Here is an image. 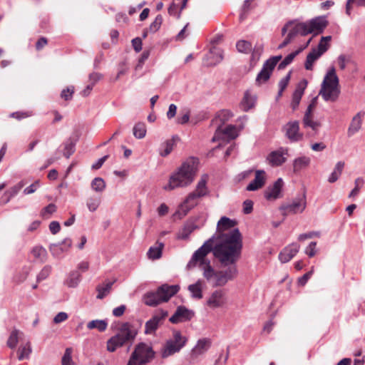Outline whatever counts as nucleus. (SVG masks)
Masks as SVG:
<instances>
[{
  "label": "nucleus",
  "instance_id": "c9c22d12",
  "mask_svg": "<svg viewBox=\"0 0 365 365\" xmlns=\"http://www.w3.org/2000/svg\"><path fill=\"white\" fill-rule=\"evenodd\" d=\"M344 168V163L342 161H339L336 164L333 172L330 174V175L328 178V181L330 183H333V182H336L339 179L340 175H341Z\"/></svg>",
  "mask_w": 365,
  "mask_h": 365
},
{
  "label": "nucleus",
  "instance_id": "dca6fc26",
  "mask_svg": "<svg viewBox=\"0 0 365 365\" xmlns=\"http://www.w3.org/2000/svg\"><path fill=\"white\" fill-rule=\"evenodd\" d=\"M194 316V312L184 306H180L177 308L174 314L169 319L173 324H178L182 322L190 320Z\"/></svg>",
  "mask_w": 365,
  "mask_h": 365
},
{
  "label": "nucleus",
  "instance_id": "20e7f679",
  "mask_svg": "<svg viewBox=\"0 0 365 365\" xmlns=\"http://www.w3.org/2000/svg\"><path fill=\"white\" fill-rule=\"evenodd\" d=\"M138 330L130 322L122 323L116 334L107 341V350L114 352L118 348L132 343L138 334Z\"/></svg>",
  "mask_w": 365,
  "mask_h": 365
},
{
  "label": "nucleus",
  "instance_id": "3c124183",
  "mask_svg": "<svg viewBox=\"0 0 365 365\" xmlns=\"http://www.w3.org/2000/svg\"><path fill=\"white\" fill-rule=\"evenodd\" d=\"M56 211V206L51 203L42 209L40 215L44 219H48Z\"/></svg>",
  "mask_w": 365,
  "mask_h": 365
},
{
  "label": "nucleus",
  "instance_id": "c03bdc74",
  "mask_svg": "<svg viewBox=\"0 0 365 365\" xmlns=\"http://www.w3.org/2000/svg\"><path fill=\"white\" fill-rule=\"evenodd\" d=\"M233 116L231 111L228 110H222L216 115L215 118L212 120L213 122H220L221 126L227 121L230 118Z\"/></svg>",
  "mask_w": 365,
  "mask_h": 365
},
{
  "label": "nucleus",
  "instance_id": "9b49d317",
  "mask_svg": "<svg viewBox=\"0 0 365 365\" xmlns=\"http://www.w3.org/2000/svg\"><path fill=\"white\" fill-rule=\"evenodd\" d=\"M301 24L304 27V30L305 35L309 34H314V35H317L323 32L324 29L328 25V21L325 17L319 16L309 21L302 22Z\"/></svg>",
  "mask_w": 365,
  "mask_h": 365
},
{
  "label": "nucleus",
  "instance_id": "473e14b6",
  "mask_svg": "<svg viewBox=\"0 0 365 365\" xmlns=\"http://www.w3.org/2000/svg\"><path fill=\"white\" fill-rule=\"evenodd\" d=\"M81 281V275L78 271L70 272L65 284L71 288L76 287Z\"/></svg>",
  "mask_w": 365,
  "mask_h": 365
},
{
  "label": "nucleus",
  "instance_id": "bb28decb",
  "mask_svg": "<svg viewBox=\"0 0 365 365\" xmlns=\"http://www.w3.org/2000/svg\"><path fill=\"white\" fill-rule=\"evenodd\" d=\"M26 183V181L23 180L9 189L4 195V197H6L4 200V203L9 202L13 197L17 195L22 187L25 186Z\"/></svg>",
  "mask_w": 365,
  "mask_h": 365
},
{
  "label": "nucleus",
  "instance_id": "f8f14e48",
  "mask_svg": "<svg viewBox=\"0 0 365 365\" xmlns=\"http://www.w3.org/2000/svg\"><path fill=\"white\" fill-rule=\"evenodd\" d=\"M306 206V195L304 193L302 197L295 198L292 202L282 205L280 210L284 215H288L302 212Z\"/></svg>",
  "mask_w": 365,
  "mask_h": 365
},
{
  "label": "nucleus",
  "instance_id": "4468645a",
  "mask_svg": "<svg viewBox=\"0 0 365 365\" xmlns=\"http://www.w3.org/2000/svg\"><path fill=\"white\" fill-rule=\"evenodd\" d=\"M199 198L194 192H190L180 205L175 215H179L180 217L185 216L191 209L197 205Z\"/></svg>",
  "mask_w": 365,
  "mask_h": 365
},
{
  "label": "nucleus",
  "instance_id": "0eeeda50",
  "mask_svg": "<svg viewBox=\"0 0 365 365\" xmlns=\"http://www.w3.org/2000/svg\"><path fill=\"white\" fill-rule=\"evenodd\" d=\"M187 341L186 336H182L178 330L173 331V337L168 339L161 349V356L165 359L179 352Z\"/></svg>",
  "mask_w": 365,
  "mask_h": 365
},
{
  "label": "nucleus",
  "instance_id": "f03ea898",
  "mask_svg": "<svg viewBox=\"0 0 365 365\" xmlns=\"http://www.w3.org/2000/svg\"><path fill=\"white\" fill-rule=\"evenodd\" d=\"M221 266L226 267L225 269L215 270L210 264V261L206 259L205 257L202 260L195 261L192 264L190 262L187 264L188 268H192L199 263L200 269L202 270V275L206 279L207 282L213 287H223L229 281L233 280L238 274L237 267V259L234 263H222L220 259H217Z\"/></svg>",
  "mask_w": 365,
  "mask_h": 365
},
{
  "label": "nucleus",
  "instance_id": "cd10ccee",
  "mask_svg": "<svg viewBox=\"0 0 365 365\" xmlns=\"http://www.w3.org/2000/svg\"><path fill=\"white\" fill-rule=\"evenodd\" d=\"M164 247V243L157 242L155 246L150 247L147 252L149 259H158L162 256V251Z\"/></svg>",
  "mask_w": 365,
  "mask_h": 365
},
{
  "label": "nucleus",
  "instance_id": "423d86ee",
  "mask_svg": "<svg viewBox=\"0 0 365 365\" xmlns=\"http://www.w3.org/2000/svg\"><path fill=\"white\" fill-rule=\"evenodd\" d=\"M154 356L153 348L145 343L140 342L135 346L127 365H144L149 363Z\"/></svg>",
  "mask_w": 365,
  "mask_h": 365
},
{
  "label": "nucleus",
  "instance_id": "0e129e2a",
  "mask_svg": "<svg viewBox=\"0 0 365 365\" xmlns=\"http://www.w3.org/2000/svg\"><path fill=\"white\" fill-rule=\"evenodd\" d=\"M101 73L98 72H93L88 76V81L90 84H93V86L102 78Z\"/></svg>",
  "mask_w": 365,
  "mask_h": 365
},
{
  "label": "nucleus",
  "instance_id": "de8ad7c7",
  "mask_svg": "<svg viewBox=\"0 0 365 365\" xmlns=\"http://www.w3.org/2000/svg\"><path fill=\"white\" fill-rule=\"evenodd\" d=\"M236 48L240 53H248L252 49V43L247 41L240 40L236 43Z\"/></svg>",
  "mask_w": 365,
  "mask_h": 365
},
{
  "label": "nucleus",
  "instance_id": "13d9d810",
  "mask_svg": "<svg viewBox=\"0 0 365 365\" xmlns=\"http://www.w3.org/2000/svg\"><path fill=\"white\" fill-rule=\"evenodd\" d=\"M18 334L19 331L17 329H14L10 334L8 341L7 345L11 349H14L18 343Z\"/></svg>",
  "mask_w": 365,
  "mask_h": 365
},
{
  "label": "nucleus",
  "instance_id": "774afa93",
  "mask_svg": "<svg viewBox=\"0 0 365 365\" xmlns=\"http://www.w3.org/2000/svg\"><path fill=\"white\" fill-rule=\"evenodd\" d=\"M250 0H245L244 2V4L242 6V12L240 15V20L241 21H243L246 18L247 12L250 10Z\"/></svg>",
  "mask_w": 365,
  "mask_h": 365
},
{
  "label": "nucleus",
  "instance_id": "680f3d73",
  "mask_svg": "<svg viewBox=\"0 0 365 365\" xmlns=\"http://www.w3.org/2000/svg\"><path fill=\"white\" fill-rule=\"evenodd\" d=\"M40 187V181L38 180L34 181L31 185L26 187L23 192L24 195H30L36 191V190Z\"/></svg>",
  "mask_w": 365,
  "mask_h": 365
},
{
  "label": "nucleus",
  "instance_id": "4be33fe9",
  "mask_svg": "<svg viewBox=\"0 0 365 365\" xmlns=\"http://www.w3.org/2000/svg\"><path fill=\"white\" fill-rule=\"evenodd\" d=\"M221 135H225L227 138L233 140L238 136L239 131L237 130V127L233 125H229L224 129L222 128L221 125H219L215 131L213 140H215L216 137H218Z\"/></svg>",
  "mask_w": 365,
  "mask_h": 365
},
{
  "label": "nucleus",
  "instance_id": "338daca9",
  "mask_svg": "<svg viewBox=\"0 0 365 365\" xmlns=\"http://www.w3.org/2000/svg\"><path fill=\"white\" fill-rule=\"evenodd\" d=\"M317 242H311L309 245L305 249V253L309 257H312L316 255L317 250Z\"/></svg>",
  "mask_w": 365,
  "mask_h": 365
},
{
  "label": "nucleus",
  "instance_id": "7ed1b4c3",
  "mask_svg": "<svg viewBox=\"0 0 365 365\" xmlns=\"http://www.w3.org/2000/svg\"><path fill=\"white\" fill-rule=\"evenodd\" d=\"M197 165V159L194 158L187 159L170 175L169 182L164 187V189L165 190H173L175 188L186 187L191 184L196 175Z\"/></svg>",
  "mask_w": 365,
  "mask_h": 365
},
{
  "label": "nucleus",
  "instance_id": "6e6552de",
  "mask_svg": "<svg viewBox=\"0 0 365 365\" xmlns=\"http://www.w3.org/2000/svg\"><path fill=\"white\" fill-rule=\"evenodd\" d=\"M168 316V311L159 310L156 312L151 319L146 322L145 324V334H154L158 329L163 324Z\"/></svg>",
  "mask_w": 365,
  "mask_h": 365
},
{
  "label": "nucleus",
  "instance_id": "6e6d98bb",
  "mask_svg": "<svg viewBox=\"0 0 365 365\" xmlns=\"http://www.w3.org/2000/svg\"><path fill=\"white\" fill-rule=\"evenodd\" d=\"M364 183V181L363 178H356L354 182L355 187L349 193V197H354L356 195H358V194L359 193L360 189L362 187Z\"/></svg>",
  "mask_w": 365,
  "mask_h": 365
},
{
  "label": "nucleus",
  "instance_id": "864d4df0",
  "mask_svg": "<svg viewBox=\"0 0 365 365\" xmlns=\"http://www.w3.org/2000/svg\"><path fill=\"white\" fill-rule=\"evenodd\" d=\"M52 270V267L50 265H46L43 267V268L41 270V272L38 273V274L36 277V281L37 282H40L48 277Z\"/></svg>",
  "mask_w": 365,
  "mask_h": 365
},
{
  "label": "nucleus",
  "instance_id": "09e8293b",
  "mask_svg": "<svg viewBox=\"0 0 365 365\" xmlns=\"http://www.w3.org/2000/svg\"><path fill=\"white\" fill-rule=\"evenodd\" d=\"M101 204V198L98 197H91L87 199L86 206L90 212H95Z\"/></svg>",
  "mask_w": 365,
  "mask_h": 365
},
{
  "label": "nucleus",
  "instance_id": "603ef678",
  "mask_svg": "<svg viewBox=\"0 0 365 365\" xmlns=\"http://www.w3.org/2000/svg\"><path fill=\"white\" fill-rule=\"evenodd\" d=\"M174 143L173 140H168L164 143L162 144V148H163V150H162L160 152V154L163 157H165L168 155L173 149Z\"/></svg>",
  "mask_w": 365,
  "mask_h": 365
},
{
  "label": "nucleus",
  "instance_id": "2eb2a0df",
  "mask_svg": "<svg viewBox=\"0 0 365 365\" xmlns=\"http://www.w3.org/2000/svg\"><path fill=\"white\" fill-rule=\"evenodd\" d=\"M287 155V149L281 148L277 150L271 152L267 157V160L272 167H278L285 163Z\"/></svg>",
  "mask_w": 365,
  "mask_h": 365
},
{
  "label": "nucleus",
  "instance_id": "ddd939ff",
  "mask_svg": "<svg viewBox=\"0 0 365 365\" xmlns=\"http://www.w3.org/2000/svg\"><path fill=\"white\" fill-rule=\"evenodd\" d=\"M227 294L225 290L217 289L214 291L208 299L207 305L211 309L222 307L227 303Z\"/></svg>",
  "mask_w": 365,
  "mask_h": 365
},
{
  "label": "nucleus",
  "instance_id": "79ce46f5",
  "mask_svg": "<svg viewBox=\"0 0 365 365\" xmlns=\"http://www.w3.org/2000/svg\"><path fill=\"white\" fill-rule=\"evenodd\" d=\"M114 282H108V283L102 285H98L96 287L98 292L97 298L103 299L110 291Z\"/></svg>",
  "mask_w": 365,
  "mask_h": 365
},
{
  "label": "nucleus",
  "instance_id": "aec40b11",
  "mask_svg": "<svg viewBox=\"0 0 365 365\" xmlns=\"http://www.w3.org/2000/svg\"><path fill=\"white\" fill-rule=\"evenodd\" d=\"M266 181V173L263 170H257L255 171V179L252 180L247 186L246 190L248 191H255L262 187Z\"/></svg>",
  "mask_w": 365,
  "mask_h": 365
},
{
  "label": "nucleus",
  "instance_id": "6ab92c4d",
  "mask_svg": "<svg viewBox=\"0 0 365 365\" xmlns=\"http://www.w3.org/2000/svg\"><path fill=\"white\" fill-rule=\"evenodd\" d=\"M300 246L297 243H292L284 247L279 254V259L282 263L289 262L299 252Z\"/></svg>",
  "mask_w": 365,
  "mask_h": 365
},
{
  "label": "nucleus",
  "instance_id": "37998d69",
  "mask_svg": "<svg viewBox=\"0 0 365 365\" xmlns=\"http://www.w3.org/2000/svg\"><path fill=\"white\" fill-rule=\"evenodd\" d=\"M307 81L304 80L301 81L297 86L294 92L292 95V100L300 102L302 97L304 94V91L307 87Z\"/></svg>",
  "mask_w": 365,
  "mask_h": 365
},
{
  "label": "nucleus",
  "instance_id": "f257e3e1",
  "mask_svg": "<svg viewBox=\"0 0 365 365\" xmlns=\"http://www.w3.org/2000/svg\"><path fill=\"white\" fill-rule=\"evenodd\" d=\"M237 222L223 216L217 222V230L210 239L192 255L190 264L202 260L210 252L222 263H234L240 259L243 247L242 235L238 228H235Z\"/></svg>",
  "mask_w": 365,
  "mask_h": 365
},
{
  "label": "nucleus",
  "instance_id": "f704fd0d",
  "mask_svg": "<svg viewBox=\"0 0 365 365\" xmlns=\"http://www.w3.org/2000/svg\"><path fill=\"white\" fill-rule=\"evenodd\" d=\"M302 123L304 128H310L314 132H317L321 126V123L314 120V115L304 116Z\"/></svg>",
  "mask_w": 365,
  "mask_h": 365
},
{
  "label": "nucleus",
  "instance_id": "9d476101",
  "mask_svg": "<svg viewBox=\"0 0 365 365\" xmlns=\"http://www.w3.org/2000/svg\"><path fill=\"white\" fill-rule=\"evenodd\" d=\"M211 340L207 338L200 339L195 346L192 349L188 357L190 364L198 361L200 357L207 351L211 346Z\"/></svg>",
  "mask_w": 365,
  "mask_h": 365
},
{
  "label": "nucleus",
  "instance_id": "ea45409f",
  "mask_svg": "<svg viewBox=\"0 0 365 365\" xmlns=\"http://www.w3.org/2000/svg\"><path fill=\"white\" fill-rule=\"evenodd\" d=\"M146 132L145 124L142 122L135 123L133 128V135L138 139L143 138L146 135Z\"/></svg>",
  "mask_w": 365,
  "mask_h": 365
},
{
  "label": "nucleus",
  "instance_id": "7c9ffc66",
  "mask_svg": "<svg viewBox=\"0 0 365 365\" xmlns=\"http://www.w3.org/2000/svg\"><path fill=\"white\" fill-rule=\"evenodd\" d=\"M310 158L307 156H302L296 158L293 162V171L297 173L308 167L310 164Z\"/></svg>",
  "mask_w": 365,
  "mask_h": 365
},
{
  "label": "nucleus",
  "instance_id": "4c0bfd02",
  "mask_svg": "<svg viewBox=\"0 0 365 365\" xmlns=\"http://www.w3.org/2000/svg\"><path fill=\"white\" fill-rule=\"evenodd\" d=\"M304 29V27L301 23H295L289 29L287 35L293 41L297 35L306 36Z\"/></svg>",
  "mask_w": 365,
  "mask_h": 365
},
{
  "label": "nucleus",
  "instance_id": "c85d7f7f",
  "mask_svg": "<svg viewBox=\"0 0 365 365\" xmlns=\"http://www.w3.org/2000/svg\"><path fill=\"white\" fill-rule=\"evenodd\" d=\"M207 181V175H205L202 176L200 181L197 182L196 189L193 191L199 197H204L207 195L208 190L206 186Z\"/></svg>",
  "mask_w": 365,
  "mask_h": 365
},
{
  "label": "nucleus",
  "instance_id": "5701e85b",
  "mask_svg": "<svg viewBox=\"0 0 365 365\" xmlns=\"http://www.w3.org/2000/svg\"><path fill=\"white\" fill-rule=\"evenodd\" d=\"M364 115V112H359L353 117L347 130L348 137H351L361 129Z\"/></svg>",
  "mask_w": 365,
  "mask_h": 365
},
{
  "label": "nucleus",
  "instance_id": "393cba45",
  "mask_svg": "<svg viewBox=\"0 0 365 365\" xmlns=\"http://www.w3.org/2000/svg\"><path fill=\"white\" fill-rule=\"evenodd\" d=\"M79 139L78 133L75 136L70 137L64 143V152L63 155L66 158H69L70 156L75 152V147L77 141Z\"/></svg>",
  "mask_w": 365,
  "mask_h": 365
},
{
  "label": "nucleus",
  "instance_id": "b1692460",
  "mask_svg": "<svg viewBox=\"0 0 365 365\" xmlns=\"http://www.w3.org/2000/svg\"><path fill=\"white\" fill-rule=\"evenodd\" d=\"M312 41V38H310L305 44L301 46L297 50H296L294 52H292L289 55H287L279 64L278 68L279 69H284L286 68L288 65H289L294 58L299 55L303 50H304L310 43Z\"/></svg>",
  "mask_w": 365,
  "mask_h": 365
},
{
  "label": "nucleus",
  "instance_id": "69168bd1",
  "mask_svg": "<svg viewBox=\"0 0 365 365\" xmlns=\"http://www.w3.org/2000/svg\"><path fill=\"white\" fill-rule=\"evenodd\" d=\"M33 115L31 111H26V112H14L12 113L10 116L14 118H16L18 120H21L23 118H26L28 117H30Z\"/></svg>",
  "mask_w": 365,
  "mask_h": 365
},
{
  "label": "nucleus",
  "instance_id": "58836bf2",
  "mask_svg": "<svg viewBox=\"0 0 365 365\" xmlns=\"http://www.w3.org/2000/svg\"><path fill=\"white\" fill-rule=\"evenodd\" d=\"M304 29V27L301 23H295L289 29L287 35L293 41L297 35L306 36Z\"/></svg>",
  "mask_w": 365,
  "mask_h": 365
},
{
  "label": "nucleus",
  "instance_id": "052dcab7",
  "mask_svg": "<svg viewBox=\"0 0 365 365\" xmlns=\"http://www.w3.org/2000/svg\"><path fill=\"white\" fill-rule=\"evenodd\" d=\"M72 349L71 348H66L65 353L62 357V365H71L72 362Z\"/></svg>",
  "mask_w": 365,
  "mask_h": 365
},
{
  "label": "nucleus",
  "instance_id": "e2e57ef3",
  "mask_svg": "<svg viewBox=\"0 0 365 365\" xmlns=\"http://www.w3.org/2000/svg\"><path fill=\"white\" fill-rule=\"evenodd\" d=\"M210 54L213 55V57L215 56V62L214 64L220 63L223 59V52L220 49L213 47L210 49Z\"/></svg>",
  "mask_w": 365,
  "mask_h": 365
},
{
  "label": "nucleus",
  "instance_id": "412c9836",
  "mask_svg": "<svg viewBox=\"0 0 365 365\" xmlns=\"http://www.w3.org/2000/svg\"><path fill=\"white\" fill-rule=\"evenodd\" d=\"M71 245V239L66 238L61 243L51 245L49 250L54 257H59L63 252H67Z\"/></svg>",
  "mask_w": 365,
  "mask_h": 365
},
{
  "label": "nucleus",
  "instance_id": "49530a36",
  "mask_svg": "<svg viewBox=\"0 0 365 365\" xmlns=\"http://www.w3.org/2000/svg\"><path fill=\"white\" fill-rule=\"evenodd\" d=\"M282 59V56H273L268 60H267L263 64L262 68H266V71L271 73L274 70V67L277 64V63Z\"/></svg>",
  "mask_w": 365,
  "mask_h": 365
},
{
  "label": "nucleus",
  "instance_id": "5fc2aeb1",
  "mask_svg": "<svg viewBox=\"0 0 365 365\" xmlns=\"http://www.w3.org/2000/svg\"><path fill=\"white\" fill-rule=\"evenodd\" d=\"M163 23V16L160 14L157 15L155 20L150 24L149 26V31L150 33H155L158 31Z\"/></svg>",
  "mask_w": 365,
  "mask_h": 365
},
{
  "label": "nucleus",
  "instance_id": "8fccbe9b",
  "mask_svg": "<svg viewBox=\"0 0 365 365\" xmlns=\"http://www.w3.org/2000/svg\"><path fill=\"white\" fill-rule=\"evenodd\" d=\"M18 351V359L19 360H23L24 359L29 358L30 354L31 353V346L30 342L28 341L24 346H21L19 349Z\"/></svg>",
  "mask_w": 365,
  "mask_h": 365
},
{
  "label": "nucleus",
  "instance_id": "a18cd8bd",
  "mask_svg": "<svg viewBox=\"0 0 365 365\" xmlns=\"http://www.w3.org/2000/svg\"><path fill=\"white\" fill-rule=\"evenodd\" d=\"M91 186L94 191L102 192L106 189V185L102 178L97 177L92 180Z\"/></svg>",
  "mask_w": 365,
  "mask_h": 365
},
{
  "label": "nucleus",
  "instance_id": "72a5a7b5",
  "mask_svg": "<svg viewBox=\"0 0 365 365\" xmlns=\"http://www.w3.org/2000/svg\"><path fill=\"white\" fill-rule=\"evenodd\" d=\"M255 98L248 91H246L240 103V108L244 111H248L255 106Z\"/></svg>",
  "mask_w": 365,
  "mask_h": 365
},
{
  "label": "nucleus",
  "instance_id": "a211bd4d",
  "mask_svg": "<svg viewBox=\"0 0 365 365\" xmlns=\"http://www.w3.org/2000/svg\"><path fill=\"white\" fill-rule=\"evenodd\" d=\"M179 290V285H169L168 284H164L157 289V291L160 297V299L163 302H168Z\"/></svg>",
  "mask_w": 365,
  "mask_h": 365
},
{
  "label": "nucleus",
  "instance_id": "e433bc0d",
  "mask_svg": "<svg viewBox=\"0 0 365 365\" xmlns=\"http://www.w3.org/2000/svg\"><path fill=\"white\" fill-rule=\"evenodd\" d=\"M196 226L193 223H186L183 227L180 230L178 238L180 240L188 239L190 235L194 231Z\"/></svg>",
  "mask_w": 365,
  "mask_h": 365
},
{
  "label": "nucleus",
  "instance_id": "bf43d9fd",
  "mask_svg": "<svg viewBox=\"0 0 365 365\" xmlns=\"http://www.w3.org/2000/svg\"><path fill=\"white\" fill-rule=\"evenodd\" d=\"M32 255L36 259H43L46 256V250L43 247H35L33 248Z\"/></svg>",
  "mask_w": 365,
  "mask_h": 365
},
{
  "label": "nucleus",
  "instance_id": "2f4dec72",
  "mask_svg": "<svg viewBox=\"0 0 365 365\" xmlns=\"http://www.w3.org/2000/svg\"><path fill=\"white\" fill-rule=\"evenodd\" d=\"M188 290L191 293L192 298L202 299V282L198 279L195 284L188 286Z\"/></svg>",
  "mask_w": 365,
  "mask_h": 365
},
{
  "label": "nucleus",
  "instance_id": "4d7b16f0",
  "mask_svg": "<svg viewBox=\"0 0 365 365\" xmlns=\"http://www.w3.org/2000/svg\"><path fill=\"white\" fill-rule=\"evenodd\" d=\"M271 74V73L266 71V68H262L257 76L256 82L258 84H261L267 81L269 79Z\"/></svg>",
  "mask_w": 365,
  "mask_h": 365
},
{
  "label": "nucleus",
  "instance_id": "1a4fd4ad",
  "mask_svg": "<svg viewBox=\"0 0 365 365\" xmlns=\"http://www.w3.org/2000/svg\"><path fill=\"white\" fill-rule=\"evenodd\" d=\"M282 130L291 143H297L303 139L304 135L300 132L298 120L289 121L283 125Z\"/></svg>",
  "mask_w": 365,
  "mask_h": 365
},
{
  "label": "nucleus",
  "instance_id": "c756f323",
  "mask_svg": "<svg viewBox=\"0 0 365 365\" xmlns=\"http://www.w3.org/2000/svg\"><path fill=\"white\" fill-rule=\"evenodd\" d=\"M322 56L318 51L312 48L307 56L304 68L308 71H312L314 62Z\"/></svg>",
  "mask_w": 365,
  "mask_h": 365
},
{
  "label": "nucleus",
  "instance_id": "f3484780",
  "mask_svg": "<svg viewBox=\"0 0 365 365\" xmlns=\"http://www.w3.org/2000/svg\"><path fill=\"white\" fill-rule=\"evenodd\" d=\"M284 182L282 178H278L272 186L267 187L264 192V197L267 200H276L282 197L281 192Z\"/></svg>",
  "mask_w": 365,
  "mask_h": 365
},
{
  "label": "nucleus",
  "instance_id": "a878e982",
  "mask_svg": "<svg viewBox=\"0 0 365 365\" xmlns=\"http://www.w3.org/2000/svg\"><path fill=\"white\" fill-rule=\"evenodd\" d=\"M143 301L146 305L150 307H155L163 302L161 301L160 297L157 290L155 292L146 293L143 296Z\"/></svg>",
  "mask_w": 365,
  "mask_h": 365
},
{
  "label": "nucleus",
  "instance_id": "a19ab883",
  "mask_svg": "<svg viewBox=\"0 0 365 365\" xmlns=\"http://www.w3.org/2000/svg\"><path fill=\"white\" fill-rule=\"evenodd\" d=\"M108 327V323L106 320H92L89 322L87 324V328L88 329H96L99 331H104Z\"/></svg>",
  "mask_w": 365,
  "mask_h": 365
},
{
  "label": "nucleus",
  "instance_id": "39448f33",
  "mask_svg": "<svg viewBox=\"0 0 365 365\" xmlns=\"http://www.w3.org/2000/svg\"><path fill=\"white\" fill-rule=\"evenodd\" d=\"M340 94L339 78L334 67L329 69L322 81L319 95L325 101H336Z\"/></svg>",
  "mask_w": 365,
  "mask_h": 365
}]
</instances>
